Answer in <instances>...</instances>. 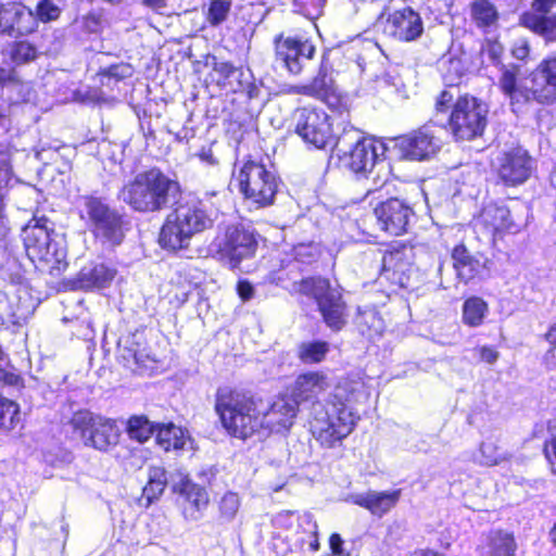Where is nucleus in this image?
<instances>
[{
	"label": "nucleus",
	"instance_id": "1",
	"mask_svg": "<svg viewBox=\"0 0 556 556\" xmlns=\"http://www.w3.org/2000/svg\"><path fill=\"white\" fill-rule=\"evenodd\" d=\"M368 378L361 371H350L339 377L327 400L324 415L311 420L312 431L321 443L332 446L354 430L359 415L355 406L368 401Z\"/></svg>",
	"mask_w": 556,
	"mask_h": 556
},
{
	"label": "nucleus",
	"instance_id": "2",
	"mask_svg": "<svg viewBox=\"0 0 556 556\" xmlns=\"http://www.w3.org/2000/svg\"><path fill=\"white\" fill-rule=\"evenodd\" d=\"M214 410L230 438L247 441L262 434L263 399L253 391L222 386L215 393Z\"/></svg>",
	"mask_w": 556,
	"mask_h": 556
},
{
	"label": "nucleus",
	"instance_id": "3",
	"mask_svg": "<svg viewBox=\"0 0 556 556\" xmlns=\"http://www.w3.org/2000/svg\"><path fill=\"white\" fill-rule=\"evenodd\" d=\"M180 191L176 179L153 166L136 174L118 190V199L134 212L150 214L166 208L170 198Z\"/></svg>",
	"mask_w": 556,
	"mask_h": 556
},
{
	"label": "nucleus",
	"instance_id": "4",
	"mask_svg": "<svg viewBox=\"0 0 556 556\" xmlns=\"http://www.w3.org/2000/svg\"><path fill=\"white\" fill-rule=\"evenodd\" d=\"M215 219L205 200L177 202L160 229L159 243L168 251L186 250L193 236L213 228Z\"/></svg>",
	"mask_w": 556,
	"mask_h": 556
},
{
	"label": "nucleus",
	"instance_id": "5",
	"mask_svg": "<svg viewBox=\"0 0 556 556\" xmlns=\"http://www.w3.org/2000/svg\"><path fill=\"white\" fill-rule=\"evenodd\" d=\"M78 215L94 239L113 247L122 244L130 229L127 214L111 206L105 198L94 193L80 197Z\"/></svg>",
	"mask_w": 556,
	"mask_h": 556
},
{
	"label": "nucleus",
	"instance_id": "6",
	"mask_svg": "<svg viewBox=\"0 0 556 556\" xmlns=\"http://www.w3.org/2000/svg\"><path fill=\"white\" fill-rule=\"evenodd\" d=\"M236 178L243 200L255 210L274 205L280 178L262 160L247 159Z\"/></svg>",
	"mask_w": 556,
	"mask_h": 556
},
{
	"label": "nucleus",
	"instance_id": "7",
	"mask_svg": "<svg viewBox=\"0 0 556 556\" xmlns=\"http://www.w3.org/2000/svg\"><path fill=\"white\" fill-rule=\"evenodd\" d=\"M489 106L481 99L464 93L451 105L446 127L456 141L481 137L488 125Z\"/></svg>",
	"mask_w": 556,
	"mask_h": 556
},
{
	"label": "nucleus",
	"instance_id": "8",
	"mask_svg": "<svg viewBox=\"0 0 556 556\" xmlns=\"http://www.w3.org/2000/svg\"><path fill=\"white\" fill-rule=\"evenodd\" d=\"M67 425L85 446L100 452H109L119 443L122 432L113 418L78 409L72 414Z\"/></svg>",
	"mask_w": 556,
	"mask_h": 556
},
{
	"label": "nucleus",
	"instance_id": "9",
	"mask_svg": "<svg viewBox=\"0 0 556 556\" xmlns=\"http://www.w3.org/2000/svg\"><path fill=\"white\" fill-rule=\"evenodd\" d=\"M415 245L406 240H395L387 244L381 258L380 276L393 291L412 290L418 282V268L415 266Z\"/></svg>",
	"mask_w": 556,
	"mask_h": 556
},
{
	"label": "nucleus",
	"instance_id": "10",
	"mask_svg": "<svg viewBox=\"0 0 556 556\" xmlns=\"http://www.w3.org/2000/svg\"><path fill=\"white\" fill-rule=\"evenodd\" d=\"M523 224L516 207L496 201L484 204L473 218L475 231L486 238L493 248H497L505 237L519 233Z\"/></svg>",
	"mask_w": 556,
	"mask_h": 556
},
{
	"label": "nucleus",
	"instance_id": "11",
	"mask_svg": "<svg viewBox=\"0 0 556 556\" xmlns=\"http://www.w3.org/2000/svg\"><path fill=\"white\" fill-rule=\"evenodd\" d=\"M257 237L255 229L242 223L229 224L213 241L215 253L230 269H238L243 261L255 256L258 249Z\"/></svg>",
	"mask_w": 556,
	"mask_h": 556
},
{
	"label": "nucleus",
	"instance_id": "12",
	"mask_svg": "<svg viewBox=\"0 0 556 556\" xmlns=\"http://www.w3.org/2000/svg\"><path fill=\"white\" fill-rule=\"evenodd\" d=\"M294 134L307 146L324 150L336 143L332 119L323 109L314 105L296 108L291 116Z\"/></svg>",
	"mask_w": 556,
	"mask_h": 556
},
{
	"label": "nucleus",
	"instance_id": "13",
	"mask_svg": "<svg viewBox=\"0 0 556 556\" xmlns=\"http://www.w3.org/2000/svg\"><path fill=\"white\" fill-rule=\"evenodd\" d=\"M376 25L386 38L400 43L417 41L425 33L420 13L410 5H384L376 18Z\"/></svg>",
	"mask_w": 556,
	"mask_h": 556
},
{
	"label": "nucleus",
	"instance_id": "14",
	"mask_svg": "<svg viewBox=\"0 0 556 556\" xmlns=\"http://www.w3.org/2000/svg\"><path fill=\"white\" fill-rule=\"evenodd\" d=\"M387 147L374 136H361L350 148L338 153V166L356 179H367L384 155Z\"/></svg>",
	"mask_w": 556,
	"mask_h": 556
},
{
	"label": "nucleus",
	"instance_id": "15",
	"mask_svg": "<svg viewBox=\"0 0 556 556\" xmlns=\"http://www.w3.org/2000/svg\"><path fill=\"white\" fill-rule=\"evenodd\" d=\"M277 526L287 532L286 539L301 552L320 549L318 523L311 513L286 510L277 516Z\"/></svg>",
	"mask_w": 556,
	"mask_h": 556
},
{
	"label": "nucleus",
	"instance_id": "16",
	"mask_svg": "<svg viewBox=\"0 0 556 556\" xmlns=\"http://www.w3.org/2000/svg\"><path fill=\"white\" fill-rule=\"evenodd\" d=\"M394 147L401 160L424 162L434 157L441 150V138L433 126L424 124L394 138Z\"/></svg>",
	"mask_w": 556,
	"mask_h": 556
},
{
	"label": "nucleus",
	"instance_id": "17",
	"mask_svg": "<svg viewBox=\"0 0 556 556\" xmlns=\"http://www.w3.org/2000/svg\"><path fill=\"white\" fill-rule=\"evenodd\" d=\"M276 60L281 62L292 75H299L304 68V62L312 60L316 48L312 40L303 35L275 37Z\"/></svg>",
	"mask_w": 556,
	"mask_h": 556
},
{
	"label": "nucleus",
	"instance_id": "18",
	"mask_svg": "<svg viewBox=\"0 0 556 556\" xmlns=\"http://www.w3.org/2000/svg\"><path fill=\"white\" fill-rule=\"evenodd\" d=\"M374 214L380 230L390 236H402L407 232L414 210L405 201L391 197L379 202Z\"/></svg>",
	"mask_w": 556,
	"mask_h": 556
},
{
	"label": "nucleus",
	"instance_id": "19",
	"mask_svg": "<svg viewBox=\"0 0 556 556\" xmlns=\"http://www.w3.org/2000/svg\"><path fill=\"white\" fill-rule=\"evenodd\" d=\"M173 492L178 495L181 515L186 520H199L210 504V495L201 485L188 476H184L173 485Z\"/></svg>",
	"mask_w": 556,
	"mask_h": 556
},
{
	"label": "nucleus",
	"instance_id": "20",
	"mask_svg": "<svg viewBox=\"0 0 556 556\" xmlns=\"http://www.w3.org/2000/svg\"><path fill=\"white\" fill-rule=\"evenodd\" d=\"M213 72L217 75L216 85L229 93H239L248 100L257 98L260 88L251 76H245L240 67L229 61L215 62Z\"/></svg>",
	"mask_w": 556,
	"mask_h": 556
},
{
	"label": "nucleus",
	"instance_id": "21",
	"mask_svg": "<svg viewBox=\"0 0 556 556\" xmlns=\"http://www.w3.org/2000/svg\"><path fill=\"white\" fill-rule=\"evenodd\" d=\"M556 0H532L531 9L520 16V24L547 41L556 40V16L551 15Z\"/></svg>",
	"mask_w": 556,
	"mask_h": 556
},
{
	"label": "nucleus",
	"instance_id": "22",
	"mask_svg": "<svg viewBox=\"0 0 556 556\" xmlns=\"http://www.w3.org/2000/svg\"><path fill=\"white\" fill-rule=\"evenodd\" d=\"M117 276V269L104 262L83 267L73 279L63 282L67 290L85 292L109 288Z\"/></svg>",
	"mask_w": 556,
	"mask_h": 556
},
{
	"label": "nucleus",
	"instance_id": "23",
	"mask_svg": "<svg viewBox=\"0 0 556 556\" xmlns=\"http://www.w3.org/2000/svg\"><path fill=\"white\" fill-rule=\"evenodd\" d=\"M534 101L548 104L556 100V52L544 58L529 74Z\"/></svg>",
	"mask_w": 556,
	"mask_h": 556
},
{
	"label": "nucleus",
	"instance_id": "24",
	"mask_svg": "<svg viewBox=\"0 0 556 556\" xmlns=\"http://www.w3.org/2000/svg\"><path fill=\"white\" fill-rule=\"evenodd\" d=\"M38 27L30 9L20 2L0 4V31L9 36H27Z\"/></svg>",
	"mask_w": 556,
	"mask_h": 556
},
{
	"label": "nucleus",
	"instance_id": "25",
	"mask_svg": "<svg viewBox=\"0 0 556 556\" xmlns=\"http://www.w3.org/2000/svg\"><path fill=\"white\" fill-rule=\"evenodd\" d=\"M298 405L291 397L280 394L266 407L263 406L262 434L288 431L294 422Z\"/></svg>",
	"mask_w": 556,
	"mask_h": 556
},
{
	"label": "nucleus",
	"instance_id": "26",
	"mask_svg": "<svg viewBox=\"0 0 556 556\" xmlns=\"http://www.w3.org/2000/svg\"><path fill=\"white\" fill-rule=\"evenodd\" d=\"M54 224L45 215H34L23 228V243L29 258L41 257L45 250L51 248V235Z\"/></svg>",
	"mask_w": 556,
	"mask_h": 556
},
{
	"label": "nucleus",
	"instance_id": "27",
	"mask_svg": "<svg viewBox=\"0 0 556 556\" xmlns=\"http://www.w3.org/2000/svg\"><path fill=\"white\" fill-rule=\"evenodd\" d=\"M498 178L506 187L523 184L531 175V157L518 149L503 153L497 167Z\"/></svg>",
	"mask_w": 556,
	"mask_h": 556
},
{
	"label": "nucleus",
	"instance_id": "28",
	"mask_svg": "<svg viewBox=\"0 0 556 556\" xmlns=\"http://www.w3.org/2000/svg\"><path fill=\"white\" fill-rule=\"evenodd\" d=\"M329 386L328 377L321 371H307L300 374L291 388V399L299 406L305 402H318V396Z\"/></svg>",
	"mask_w": 556,
	"mask_h": 556
},
{
	"label": "nucleus",
	"instance_id": "29",
	"mask_svg": "<svg viewBox=\"0 0 556 556\" xmlns=\"http://www.w3.org/2000/svg\"><path fill=\"white\" fill-rule=\"evenodd\" d=\"M453 268L459 281L468 285L477 279L482 278L485 268L484 263L473 255L465 245L459 242L451 251Z\"/></svg>",
	"mask_w": 556,
	"mask_h": 556
},
{
	"label": "nucleus",
	"instance_id": "30",
	"mask_svg": "<svg viewBox=\"0 0 556 556\" xmlns=\"http://www.w3.org/2000/svg\"><path fill=\"white\" fill-rule=\"evenodd\" d=\"M476 551L479 556H515L517 542L513 532L492 529L482 534Z\"/></svg>",
	"mask_w": 556,
	"mask_h": 556
},
{
	"label": "nucleus",
	"instance_id": "31",
	"mask_svg": "<svg viewBox=\"0 0 556 556\" xmlns=\"http://www.w3.org/2000/svg\"><path fill=\"white\" fill-rule=\"evenodd\" d=\"M400 489L383 492H367L365 494L351 495V502L371 515L382 517L396 506L401 498Z\"/></svg>",
	"mask_w": 556,
	"mask_h": 556
},
{
	"label": "nucleus",
	"instance_id": "32",
	"mask_svg": "<svg viewBox=\"0 0 556 556\" xmlns=\"http://www.w3.org/2000/svg\"><path fill=\"white\" fill-rule=\"evenodd\" d=\"M518 74L519 68L517 65H514L511 68L503 66L498 81L501 91L511 100V103L534 101L532 92H530L531 83L527 78L525 85L518 86Z\"/></svg>",
	"mask_w": 556,
	"mask_h": 556
},
{
	"label": "nucleus",
	"instance_id": "33",
	"mask_svg": "<svg viewBox=\"0 0 556 556\" xmlns=\"http://www.w3.org/2000/svg\"><path fill=\"white\" fill-rule=\"evenodd\" d=\"M318 309L324 321L333 330H340L345 325V305L340 296L325 293L317 298Z\"/></svg>",
	"mask_w": 556,
	"mask_h": 556
},
{
	"label": "nucleus",
	"instance_id": "34",
	"mask_svg": "<svg viewBox=\"0 0 556 556\" xmlns=\"http://www.w3.org/2000/svg\"><path fill=\"white\" fill-rule=\"evenodd\" d=\"M45 251L41 257L30 258L31 262L53 279L61 278L68 267L65 249L51 247Z\"/></svg>",
	"mask_w": 556,
	"mask_h": 556
},
{
	"label": "nucleus",
	"instance_id": "35",
	"mask_svg": "<svg viewBox=\"0 0 556 556\" xmlns=\"http://www.w3.org/2000/svg\"><path fill=\"white\" fill-rule=\"evenodd\" d=\"M469 14L476 27L483 31L495 28L498 24L500 13L491 0H472L469 3Z\"/></svg>",
	"mask_w": 556,
	"mask_h": 556
},
{
	"label": "nucleus",
	"instance_id": "36",
	"mask_svg": "<svg viewBox=\"0 0 556 556\" xmlns=\"http://www.w3.org/2000/svg\"><path fill=\"white\" fill-rule=\"evenodd\" d=\"M154 434L157 445L166 452L185 447L187 432L173 422L156 424Z\"/></svg>",
	"mask_w": 556,
	"mask_h": 556
},
{
	"label": "nucleus",
	"instance_id": "37",
	"mask_svg": "<svg viewBox=\"0 0 556 556\" xmlns=\"http://www.w3.org/2000/svg\"><path fill=\"white\" fill-rule=\"evenodd\" d=\"M358 333L368 342H374L380 338L386 329L383 319L374 309L359 312L354 320Z\"/></svg>",
	"mask_w": 556,
	"mask_h": 556
},
{
	"label": "nucleus",
	"instance_id": "38",
	"mask_svg": "<svg viewBox=\"0 0 556 556\" xmlns=\"http://www.w3.org/2000/svg\"><path fill=\"white\" fill-rule=\"evenodd\" d=\"M167 485V472L164 467L152 466L149 468V476L146 485L142 489V498L146 500L148 507L154 501L159 500Z\"/></svg>",
	"mask_w": 556,
	"mask_h": 556
},
{
	"label": "nucleus",
	"instance_id": "39",
	"mask_svg": "<svg viewBox=\"0 0 556 556\" xmlns=\"http://www.w3.org/2000/svg\"><path fill=\"white\" fill-rule=\"evenodd\" d=\"M7 55L15 66L36 61L39 56L38 47L27 39H16L8 45Z\"/></svg>",
	"mask_w": 556,
	"mask_h": 556
},
{
	"label": "nucleus",
	"instance_id": "40",
	"mask_svg": "<svg viewBox=\"0 0 556 556\" xmlns=\"http://www.w3.org/2000/svg\"><path fill=\"white\" fill-rule=\"evenodd\" d=\"M489 311V305L481 296L471 295L465 299L462 307V320L468 327H479Z\"/></svg>",
	"mask_w": 556,
	"mask_h": 556
},
{
	"label": "nucleus",
	"instance_id": "41",
	"mask_svg": "<svg viewBox=\"0 0 556 556\" xmlns=\"http://www.w3.org/2000/svg\"><path fill=\"white\" fill-rule=\"evenodd\" d=\"M156 424L151 422L146 415H132L126 421V433L129 439L139 443L147 442L155 432Z\"/></svg>",
	"mask_w": 556,
	"mask_h": 556
},
{
	"label": "nucleus",
	"instance_id": "42",
	"mask_svg": "<svg viewBox=\"0 0 556 556\" xmlns=\"http://www.w3.org/2000/svg\"><path fill=\"white\" fill-rule=\"evenodd\" d=\"M21 422L20 405L0 394V433H9Z\"/></svg>",
	"mask_w": 556,
	"mask_h": 556
},
{
	"label": "nucleus",
	"instance_id": "43",
	"mask_svg": "<svg viewBox=\"0 0 556 556\" xmlns=\"http://www.w3.org/2000/svg\"><path fill=\"white\" fill-rule=\"evenodd\" d=\"M328 288V280L321 278L320 276L302 277L299 278L296 282H293L292 287L290 288V294L307 295L317 299V292Z\"/></svg>",
	"mask_w": 556,
	"mask_h": 556
},
{
	"label": "nucleus",
	"instance_id": "44",
	"mask_svg": "<svg viewBox=\"0 0 556 556\" xmlns=\"http://www.w3.org/2000/svg\"><path fill=\"white\" fill-rule=\"evenodd\" d=\"M303 271L304 268H299L298 264L289 258L283 261L280 267L273 273L271 280L290 292L293 282H296Z\"/></svg>",
	"mask_w": 556,
	"mask_h": 556
},
{
	"label": "nucleus",
	"instance_id": "45",
	"mask_svg": "<svg viewBox=\"0 0 556 556\" xmlns=\"http://www.w3.org/2000/svg\"><path fill=\"white\" fill-rule=\"evenodd\" d=\"M320 249L314 243H299L292 249L290 260L298 264L299 268L309 266L318 262Z\"/></svg>",
	"mask_w": 556,
	"mask_h": 556
},
{
	"label": "nucleus",
	"instance_id": "46",
	"mask_svg": "<svg viewBox=\"0 0 556 556\" xmlns=\"http://www.w3.org/2000/svg\"><path fill=\"white\" fill-rule=\"evenodd\" d=\"M231 10V0H211L205 20L211 26H218L224 23Z\"/></svg>",
	"mask_w": 556,
	"mask_h": 556
},
{
	"label": "nucleus",
	"instance_id": "47",
	"mask_svg": "<svg viewBox=\"0 0 556 556\" xmlns=\"http://www.w3.org/2000/svg\"><path fill=\"white\" fill-rule=\"evenodd\" d=\"M131 357L135 363L132 370L139 375H151L159 370V361L150 354L149 350H132Z\"/></svg>",
	"mask_w": 556,
	"mask_h": 556
},
{
	"label": "nucleus",
	"instance_id": "48",
	"mask_svg": "<svg viewBox=\"0 0 556 556\" xmlns=\"http://www.w3.org/2000/svg\"><path fill=\"white\" fill-rule=\"evenodd\" d=\"M240 507L239 495L235 492H226L218 502V517L223 521L232 520Z\"/></svg>",
	"mask_w": 556,
	"mask_h": 556
},
{
	"label": "nucleus",
	"instance_id": "49",
	"mask_svg": "<svg viewBox=\"0 0 556 556\" xmlns=\"http://www.w3.org/2000/svg\"><path fill=\"white\" fill-rule=\"evenodd\" d=\"M317 100L325 103L331 111L339 114L349 112L348 97L343 94L337 86H333L330 90L324 93Z\"/></svg>",
	"mask_w": 556,
	"mask_h": 556
},
{
	"label": "nucleus",
	"instance_id": "50",
	"mask_svg": "<svg viewBox=\"0 0 556 556\" xmlns=\"http://www.w3.org/2000/svg\"><path fill=\"white\" fill-rule=\"evenodd\" d=\"M309 83L313 98L316 100L336 86L333 79L328 76L327 67L324 65V62H321L317 75Z\"/></svg>",
	"mask_w": 556,
	"mask_h": 556
},
{
	"label": "nucleus",
	"instance_id": "51",
	"mask_svg": "<svg viewBox=\"0 0 556 556\" xmlns=\"http://www.w3.org/2000/svg\"><path fill=\"white\" fill-rule=\"evenodd\" d=\"M61 15V9L51 0H40L36 5V22L49 23L56 21Z\"/></svg>",
	"mask_w": 556,
	"mask_h": 556
},
{
	"label": "nucleus",
	"instance_id": "52",
	"mask_svg": "<svg viewBox=\"0 0 556 556\" xmlns=\"http://www.w3.org/2000/svg\"><path fill=\"white\" fill-rule=\"evenodd\" d=\"M98 75L101 77L113 78L115 81H122L131 76V66L127 63H115L108 67L100 68Z\"/></svg>",
	"mask_w": 556,
	"mask_h": 556
},
{
	"label": "nucleus",
	"instance_id": "53",
	"mask_svg": "<svg viewBox=\"0 0 556 556\" xmlns=\"http://www.w3.org/2000/svg\"><path fill=\"white\" fill-rule=\"evenodd\" d=\"M13 179V168L9 153L0 151V191L10 188Z\"/></svg>",
	"mask_w": 556,
	"mask_h": 556
},
{
	"label": "nucleus",
	"instance_id": "54",
	"mask_svg": "<svg viewBox=\"0 0 556 556\" xmlns=\"http://www.w3.org/2000/svg\"><path fill=\"white\" fill-rule=\"evenodd\" d=\"M189 295L190 290H186L177 283H170L167 296L169 298V303L175 307L182 306L189 300Z\"/></svg>",
	"mask_w": 556,
	"mask_h": 556
},
{
	"label": "nucleus",
	"instance_id": "55",
	"mask_svg": "<svg viewBox=\"0 0 556 556\" xmlns=\"http://www.w3.org/2000/svg\"><path fill=\"white\" fill-rule=\"evenodd\" d=\"M3 350H0V361L3 359ZM11 386V387H23L24 379L21 375L7 371L4 368L0 366V383Z\"/></svg>",
	"mask_w": 556,
	"mask_h": 556
},
{
	"label": "nucleus",
	"instance_id": "56",
	"mask_svg": "<svg viewBox=\"0 0 556 556\" xmlns=\"http://www.w3.org/2000/svg\"><path fill=\"white\" fill-rule=\"evenodd\" d=\"M328 350H300L299 358L303 364H316L320 363L326 357Z\"/></svg>",
	"mask_w": 556,
	"mask_h": 556
},
{
	"label": "nucleus",
	"instance_id": "57",
	"mask_svg": "<svg viewBox=\"0 0 556 556\" xmlns=\"http://www.w3.org/2000/svg\"><path fill=\"white\" fill-rule=\"evenodd\" d=\"M344 541L341 535L337 532H333L329 536V548L330 554H326L327 556H350L349 553L344 552Z\"/></svg>",
	"mask_w": 556,
	"mask_h": 556
},
{
	"label": "nucleus",
	"instance_id": "58",
	"mask_svg": "<svg viewBox=\"0 0 556 556\" xmlns=\"http://www.w3.org/2000/svg\"><path fill=\"white\" fill-rule=\"evenodd\" d=\"M543 455L549 465L556 464V434L551 435L543 443Z\"/></svg>",
	"mask_w": 556,
	"mask_h": 556
},
{
	"label": "nucleus",
	"instance_id": "59",
	"mask_svg": "<svg viewBox=\"0 0 556 556\" xmlns=\"http://www.w3.org/2000/svg\"><path fill=\"white\" fill-rule=\"evenodd\" d=\"M236 291L242 302L251 300L254 295V287L248 279L238 280Z\"/></svg>",
	"mask_w": 556,
	"mask_h": 556
},
{
	"label": "nucleus",
	"instance_id": "60",
	"mask_svg": "<svg viewBox=\"0 0 556 556\" xmlns=\"http://www.w3.org/2000/svg\"><path fill=\"white\" fill-rule=\"evenodd\" d=\"M18 78L14 68L0 67V87L3 88L9 85H20Z\"/></svg>",
	"mask_w": 556,
	"mask_h": 556
},
{
	"label": "nucleus",
	"instance_id": "61",
	"mask_svg": "<svg viewBox=\"0 0 556 556\" xmlns=\"http://www.w3.org/2000/svg\"><path fill=\"white\" fill-rule=\"evenodd\" d=\"M13 317L10 301L5 293L0 292V325H4Z\"/></svg>",
	"mask_w": 556,
	"mask_h": 556
},
{
	"label": "nucleus",
	"instance_id": "62",
	"mask_svg": "<svg viewBox=\"0 0 556 556\" xmlns=\"http://www.w3.org/2000/svg\"><path fill=\"white\" fill-rule=\"evenodd\" d=\"M453 101V94L447 90H442L435 99L434 109L438 113H445Z\"/></svg>",
	"mask_w": 556,
	"mask_h": 556
},
{
	"label": "nucleus",
	"instance_id": "63",
	"mask_svg": "<svg viewBox=\"0 0 556 556\" xmlns=\"http://www.w3.org/2000/svg\"><path fill=\"white\" fill-rule=\"evenodd\" d=\"M454 65H458V62H454V61H451L450 62V67L446 72V74L444 75V79L446 81V87H453V86H459L462 84V77L464 75V71H459L457 67L454 68V72L456 73V76L458 77V81L454 83L453 81V77H452V67H454Z\"/></svg>",
	"mask_w": 556,
	"mask_h": 556
},
{
	"label": "nucleus",
	"instance_id": "64",
	"mask_svg": "<svg viewBox=\"0 0 556 556\" xmlns=\"http://www.w3.org/2000/svg\"><path fill=\"white\" fill-rule=\"evenodd\" d=\"M197 155L202 162H205L208 165L218 164V160L215 157L211 148H202Z\"/></svg>",
	"mask_w": 556,
	"mask_h": 556
}]
</instances>
